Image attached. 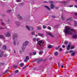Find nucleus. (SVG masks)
Here are the masks:
<instances>
[{
	"label": "nucleus",
	"instance_id": "f257e3e1",
	"mask_svg": "<svg viewBox=\"0 0 77 77\" xmlns=\"http://www.w3.org/2000/svg\"><path fill=\"white\" fill-rule=\"evenodd\" d=\"M63 32H65L66 34H69V35H73L72 33H74V35L72 37V38L74 39H77V35L75 34L76 32L73 29H70L69 26H66L65 29H64Z\"/></svg>",
	"mask_w": 77,
	"mask_h": 77
},
{
	"label": "nucleus",
	"instance_id": "f03ea898",
	"mask_svg": "<svg viewBox=\"0 0 77 77\" xmlns=\"http://www.w3.org/2000/svg\"><path fill=\"white\" fill-rule=\"evenodd\" d=\"M39 42H38V44H39V47L41 48L44 46L43 44H44V42H42L41 40L39 41Z\"/></svg>",
	"mask_w": 77,
	"mask_h": 77
},
{
	"label": "nucleus",
	"instance_id": "7ed1b4c3",
	"mask_svg": "<svg viewBox=\"0 0 77 77\" xmlns=\"http://www.w3.org/2000/svg\"><path fill=\"white\" fill-rule=\"evenodd\" d=\"M43 60V59H35L34 60L35 62V61H36V60H38V62H41V61H45V60Z\"/></svg>",
	"mask_w": 77,
	"mask_h": 77
},
{
	"label": "nucleus",
	"instance_id": "20e7f679",
	"mask_svg": "<svg viewBox=\"0 0 77 77\" xmlns=\"http://www.w3.org/2000/svg\"><path fill=\"white\" fill-rule=\"evenodd\" d=\"M29 44V42L28 41H26L25 42L23 43V45L24 46H26L28 44Z\"/></svg>",
	"mask_w": 77,
	"mask_h": 77
},
{
	"label": "nucleus",
	"instance_id": "39448f33",
	"mask_svg": "<svg viewBox=\"0 0 77 77\" xmlns=\"http://www.w3.org/2000/svg\"><path fill=\"white\" fill-rule=\"evenodd\" d=\"M5 36L6 37H9L11 36V33L9 32H7L6 34H5Z\"/></svg>",
	"mask_w": 77,
	"mask_h": 77
},
{
	"label": "nucleus",
	"instance_id": "423d86ee",
	"mask_svg": "<svg viewBox=\"0 0 77 77\" xmlns=\"http://www.w3.org/2000/svg\"><path fill=\"white\" fill-rule=\"evenodd\" d=\"M71 47V42H69V44H68V46L67 47V50H69V48Z\"/></svg>",
	"mask_w": 77,
	"mask_h": 77
},
{
	"label": "nucleus",
	"instance_id": "0eeeda50",
	"mask_svg": "<svg viewBox=\"0 0 77 77\" xmlns=\"http://www.w3.org/2000/svg\"><path fill=\"white\" fill-rule=\"evenodd\" d=\"M17 34H14L13 35V36L12 37L13 39H15V38H17Z\"/></svg>",
	"mask_w": 77,
	"mask_h": 77
},
{
	"label": "nucleus",
	"instance_id": "6e6552de",
	"mask_svg": "<svg viewBox=\"0 0 77 77\" xmlns=\"http://www.w3.org/2000/svg\"><path fill=\"white\" fill-rule=\"evenodd\" d=\"M33 41L34 42H35L36 41H39V38H33Z\"/></svg>",
	"mask_w": 77,
	"mask_h": 77
},
{
	"label": "nucleus",
	"instance_id": "1a4fd4ad",
	"mask_svg": "<svg viewBox=\"0 0 77 77\" xmlns=\"http://www.w3.org/2000/svg\"><path fill=\"white\" fill-rule=\"evenodd\" d=\"M26 46H24L23 44V46L21 47V48L22 50H25L26 49Z\"/></svg>",
	"mask_w": 77,
	"mask_h": 77
},
{
	"label": "nucleus",
	"instance_id": "9d476101",
	"mask_svg": "<svg viewBox=\"0 0 77 77\" xmlns=\"http://www.w3.org/2000/svg\"><path fill=\"white\" fill-rule=\"evenodd\" d=\"M17 17L18 19L20 20H23V18L22 17L20 16V15H18Z\"/></svg>",
	"mask_w": 77,
	"mask_h": 77
},
{
	"label": "nucleus",
	"instance_id": "9b49d317",
	"mask_svg": "<svg viewBox=\"0 0 77 77\" xmlns=\"http://www.w3.org/2000/svg\"><path fill=\"white\" fill-rule=\"evenodd\" d=\"M4 53L2 51L1 53H0V57H2L3 56V54Z\"/></svg>",
	"mask_w": 77,
	"mask_h": 77
},
{
	"label": "nucleus",
	"instance_id": "f8f14e48",
	"mask_svg": "<svg viewBox=\"0 0 77 77\" xmlns=\"http://www.w3.org/2000/svg\"><path fill=\"white\" fill-rule=\"evenodd\" d=\"M38 36H41V37H42L44 36V34H42L40 33H38Z\"/></svg>",
	"mask_w": 77,
	"mask_h": 77
},
{
	"label": "nucleus",
	"instance_id": "ddd939ff",
	"mask_svg": "<svg viewBox=\"0 0 77 77\" xmlns=\"http://www.w3.org/2000/svg\"><path fill=\"white\" fill-rule=\"evenodd\" d=\"M54 5L53 4H52L51 5V9H53V8H54Z\"/></svg>",
	"mask_w": 77,
	"mask_h": 77
},
{
	"label": "nucleus",
	"instance_id": "4468645a",
	"mask_svg": "<svg viewBox=\"0 0 77 77\" xmlns=\"http://www.w3.org/2000/svg\"><path fill=\"white\" fill-rule=\"evenodd\" d=\"M26 28L28 30H30V26H26Z\"/></svg>",
	"mask_w": 77,
	"mask_h": 77
},
{
	"label": "nucleus",
	"instance_id": "2eb2a0df",
	"mask_svg": "<svg viewBox=\"0 0 77 77\" xmlns=\"http://www.w3.org/2000/svg\"><path fill=\"white\" fill-rule=\"evenodd\" d=\"M44 7L46 8H47V9H48V10H50V8H49L48 6H47L46 5H45Z\"/></svg>",
	"mask_w": 77,
	"mask_h": 77
},
{
	"label": "nucleus",
	"instance_id": "dca6fc26",
	"mask_svg": "<svg viewBox=\"0 0 77 77\" xmlns=\"http://www.w3.org/2000/svg\"><path fill=\"white\" fill-rule=\"evenodd\" d=\"M3 49L5 50H6L7 47H6V46H5V45H4L3 46Z\"/></svg>",
	"mask_w": 77,
	"mask_h": 77
},
{
	"label": "nucleus",
	"instance_id": "f3484780",
	"mask_svg": "<svg viewBox=\"0 0 77 77\" xmlns=\"http://www.w3.org/2000/svg\"><path fill=\"white\" fill-rule=\"evenodd\" d=\"M71 20H72V18L71 17H70L66 20L67 21H70Z\"/></svg>",
	"mask_w": 77,
	"mask_h": 77
},
{
	"label": "nucleus",
	"instance_id": "a211bd4d",
	"mask_svg": "<svg viewBox=\"0 0 77 77\" xmlns=\"http://www.w3.org/2000/svg\"><path fill=\"white\" fill-rule=\"evenodd\" d=\"M0 38L3 39H5V37H4V36H3V35H0Z\"/></svg>",
	"mask_w": 77,
	"mask_h": 77
},
{
	"label": "nucleus",
	"instance_id": "6ab92c4d",
	"mask_svg": "<svg viewBox=\"0 0 77 77\" xmlns=\"http://www.w3.org/2000/svg\"><path fill=\"white\" fill-rule=\"evenodd\" d=\"M48 47L49 48H53V46L51 45H49L48 46Z\"/></svg>",
	"mask_w": 77,
	"mask_h": 77
},
{
	"label": "nucleus",
	"instance_id": "aec40b11",
	"mask_svg": "<svg viewBox=\"0 0 77 77\" xmlns=\"http://www.w3.org/2000/svg\"><path fill=\"white\" fill-rule=\"evenodd\" d=\"M48 35H50V36H51L53 38H54V35H53L51 33H48Z\"/></svg>",
	"mask_w": 77,
	"mask_h": 77
},
{
	"label": "nucleus",
	"instance_id": "412c9836",
	"mask_svg": "<svg viewBox=\"0 0 77 77\" xmlns=\"http://www.w3.org/2000/svg\"><path fill=\"white\" fill-rule=\"evenodd\" d=\"M63 65V64H62V63L60 64L59 63H58V68H60V67L61 65Z\"/></svg>",
	"mask_w": 77,
	"mask_h": 77
},
{
	"label": "nucleus",
	"instance_id": "4be33fe9",
	"mask_svg": "<svg viewBox=\"0 0 77 77\" xmlns=\"http://www.w3.org/2000/svg\"><path fill=\"white\" fill-rule=\"evenodd\" d=\"M33 27H30L29 28V30H33Z\"/></svg>",
	"mask_w": 77,
	"mask_h": 77
},
{
	"label": "nucleus",
	"instance_id": "5701e85b",
	"mask_svg": "<svg viewBox=\"0 0 77 77\" xmlns=\"http://www.w3.org/2000/svg\"><path fill=\"white\" fill-rule=\"evenodd\" d=\"M31 34L32 35H34L35 33V32L33 31L31 32Z\"/></svg>",
	"mask_w": 77,
	"mask_h": 77
},
{
	"label": "nucleus",
	"instance_id": "b1692460",
	"mask_svg": "<svg viewBox=\"0 0 77 77\" xmlns=\"http://www.w3.org/2000/svg\"><path fill=\"white\" fill-rule=\"evenodd\" d=\"M54 55L55 56H57L58 54V52H56L54 53Z\"/></svg>",
	"mask_w": 77,
	"mask_h": 77
},
{
	"label": "nucleus",
	"instance_id": "393cba45",
	"mask_svg": "<svg viewBox=\"0 0 77 77\" xmlns=\"http://www.w3.org/2000/svg\"><path fill=\"white\" fill-rule=\"evenodd\" d=\"M75 53L74 52L72 53V54H71V55L72 56H74V55L75 54Z\"/></svg>",
	"mask_w": 77,
	"mask_h": 77
},
{
	"label": "nucleus",
	"instance_id": "a878e982",
	"mask_svg": "<svg viewBox=\"0 0 77 77\" xmlns=\"http://www.w3.org/2000/svg\"><path fill=\"white\" fill-rule=\"evenodd\" d=\"M43 53V51H39V54L40 55L41 54H42Z\"/></svg>",
	"mask_w": 77,
	"mask_h": 77
},
{
	"label": "nucleus",
	"instance_id": "bb28decb",
	"mask_svg": "<svg viewBox=\"0 0 77 77\" xmlns=\"http://www.w3.org/2000/svg\"><path fill=\"white\" fill-rule=\"evenodd\" d=\"M26 60H29V56L26 57Z\"/></svg>",
	"mask_w": 77,
	"mask_h": 77
},
{
	"label": "nucleus",
	"instance_id": "cd10ccee",
	"mask_svg": "<svg viewBox=\"0 0 77 77\" xmlns=\"http://www.w3.org/2000/svg\"><path fill=\"white\" fill-rule=\"evenodd\" d=\"M20 67H22V66H23L24 65L23 63H21L20 64Z\"/></svg>",
	"mask_w": 77,
	"mask_h": 77
},
{
	"label": "nucleus",
	"instance_id": "c85d7f7f",
	"mask_svg": "<svg viewBox=\"0 0 77 77\" xmlns=\"http://www.w3.org/2000/svg\"><path fill=\"white\" fill-rule=\"evenodd\" d=\"M42 29V28L39 27V26H37V29L38 30H41Z\"/></svg>",
	"mask_w": 77,
	"mask_h": 77
},
{
	"label": "nucleus",
	"instance_id": "c756f323",
	"mask_svg": "<svg viewBox=\"0 0 77 77\" xmlns=\"http://www.w3.org/2000/svg\"><path fill=\"white\" fill-rule=\"evenodd\" d=\"M15 73V74H17V73H18V70H16L15 72H14Z\"/></svg>",
	"mask_w": 77,
	"mask_h": 77
},
{
	"label": "nucleus",
	"instance_id": "7c9ffc66",
	"mask_svg": "<svg viewBox=\"0 0 77 77\" xmlns=\"http://www.w3.org/2000/svg\"><path fill=\"white\" fill-rule=\"evenodd\" d=\"M16 24L17 26H20V25L21 24V23H20L19 22H18V23H16Z\"/></svg>",
	"mask_w": 77,
	"mask_h": 77
},
{
	"label": "nucleus",
	"instance_id": "2f4dec72",
	"mask_svg": "<svg viewBox=\"0 0 77 77\" xmlns=\"http://www.w3.org/2000/svg\"><path fill=\"white\" fill-rule=\"evenodd\" d=\"M16 2H17V3L18 2H21V0H16Z\"/></svg>",
	"mask_w": 77,
	"mask_h": 77
},
{
	"label": "nucleus",
	"instance_id": "473e14b6",
	"mask_svg": "<svg viewBox=\"0 0 77 77\" xmlns=\"http://www.w3.org/2000/svg\"><path fill=\"white\" fill-rule=\"evenodd\" d=\"M68 42H66V41H65L64 42V44H66V45L68 44Z\"/></svg>",
	"mask_w": 77,
	"mask_h": 77
},
{
	"label": "nucleus",
	"instance_id": "72a5a7b5",
	"mask_svg": "<svg viewBox=\"0 0 77 77\" xmlns=\"http://www.w3.org/2000/svg\"><path fill=\"white\" fill-rule=\"evenodd\" d=\"M28 61V60L26 59H25L24 60V62H27Z\"/></svg>",
	"mask_w": 77,
	"mask_h": 77
},
{
	"label": "nucleus",
	"instance_id": "f704fd0d",
	"mask_svg": "<svg viewBox=\"0 0 77 77\" xmlns=\"http://www.w3.org/2000/svg\"><path fill=\"white\" fill-rule=\"evenodd\" d=\"M74 46H71V48L70 49L71 50H72V49H74Z\"/></svg>",
	"mask_w": 77,
	"mask_h": 77
},
{
	"label": "nucleus",
	"instance_id": "c9c22d12",
	"mask_svg": "<svg viewBox=\"0 0 77 77\" xmlns=\"http://www.w3.org/2000/svg\"><path fill=\"white\" fill-rule=\"evenodd\" d=\"M12 12V10H9L7 11V12Z\"/></svg>",
	"mask_w": 77,
	"mask_h": 77
},
{
	"label": "nucleus",
	"instance_id": "e433bc0d",
	"mask_svg": "<svg viewBox=\"0 0 77 77\" xmlns=\"http://www.w3.org/2000/svg\"><path fill=\"white\" fill-rule=\"evenodd\" d=\"M17 66H14V68H15V69H16V68H17Z\"/></svg>",
	"mask_w": 77,
	"mask_h": 77
},
{
	"label": "nucleus",
	"instance_id": "4c0bfd02",
	"mask_svg": "<svg viewBox=\"0 0 77 77\" xmlns=\"http://www.w3.org/2000/svg\"><path fill=\"white\" fill-rule=\"evenodd\" d=\"M13 43L14 44V45L15 46V45L16 44V42H15V41H14L13 42Z\"/></svg>",
	"mask_w": 77,
	"mask_h": 77
},
{
	"label": "nucleus",
	"instance_id": "58836bf2",
	"mask_svg": "<svg viewBox=\"0 0 77 77\" xmlns=\"http://www.w3.org/2000/svg\"><path fill=\"white\" fill-rule=\"evenodd\" d=\"M36 52H34L33 54V56L34 55H36Z\"/></svg>",
	"mask_w": 77,
	"mask_h": 77
},
{
	"label": "nucleus",
	"instance_id": "ea45409f",
	"mask_svg": "<svg viewBox=\"0 0 77 77\" xmlns=\"http://www.w3.org/2000/svg\"><path fill=\"white\" fill-rule=\"evenodd\" d=\"M60 47V46H58V47L56 48L57 49V50H59V48Z\"/></svg>",
	"mask_w": 77,
	"mask_h": 77
},
{
	"label": "nucleus",
	"instance_id": "a19ab883",
	"mask_svg": "<svg viewBox=\"0 0 77 77\" xmlns=\"http://www.w3.org/2000/svg\"><path fill=\"white\" fill-rule=\"evenodd\" d=\"M43 29H45L46 28V26H45L43 25Z\"/></svg>",
	"mask_w": 77,
	"mask_h": 77
},
{
	"label": "nucleus",
	"instance_id": "79ce46f5",
	"mask_svg": "<svg viewBox=\"0 0 77 77\" xmlns=\"http://www.w3.org/2000/svg\"><path fill=\"white\" fill-rule=\"evenodd\" d=\"M49 3H53V2L51 1H49Z\"/></svg>",
	"mask_w": 77,
	"mask_h": 77
},
{
	"label": "nucleus",
	"instance_id": "37998d69",
	"mask_svg": "<svg viewBox=\"0 0 77 77\" xmlns=\"http://www.w3.org/2000/svg\"><path fill=\"white\" fill-rule=\"evenodd\" d=\"M48 29L49 30H51V28L50 27L48 26Z\"/></svg>",
	"mask_w": 77,
	"mask_h": 77
},
{
	"label": "nucleus",
	"instance_id": "c03bdc74",
	"mask_svg": "<svg viewBox=\"0 0 77 77\" xmlns=\"http://www.w3.org/2000/svg\"><path fill=\"white\" fill-rule=\"evenodd\" d=\"M52 18H55V17L54 16H51Z\"/></svg>",
	"mask_w": 77,
	"mask_h": 77
},
{
	"label": "nucleus",
	"instance_id": "a18cd8bd",
	"mask_svg": "<svg viewBox=\"0 0 77 77\" xmlns=\"http://www.w3.org/2000/svg\"><path fill=\"white\" fill-rule=\"evenodd\" d=\"M62 51V48H60L59 50V51Z\"/></svg>",
	"mask_w": 77,
	"mask_h": 77
},
{
	"label": "nucleus",
	"instance_id": "49530a36",
	"mask_svg": "<svg viewBox=\"0 0 77 77\" xmlns=\"http://www.w3.org/2000/svg\"><path fill=\"white\" fill-rule=\"evenodd\" d=\"M1 24L3 26H5V23H1Z\"/></svg>",
	"mask_w": 77,
	"mask_h": 77
},
{
	"label": "nucleus",
	"instance_id": "de8ad7c7",
	"mask_svg": "<svg viewBox=\"0 0 77 77\" xmlns=\"http://www.w3.org/2000/svg\"><path fill=\"white\" fill-rule=\"evenodd\" d=\"M30 55L31 56L32 55H33V54L32 53H30Z\"/></svg>",
	"mask_w": 77,
	"mask_h": 77
},
{
	"label": "nucleus",
	"instance_id": "09e8293b",
	"mask_svg": "<svg viewBox=\"0 0 77 77\" xmlns=\"http://www.w3.org/2000/svg\"><path fill=\"white\" fill-rule=\"evenodd\" d=\"M52 59H53V57H50V58H49V60H51Z\"/></svg>",
	"mask_w": 77,
	"mask_h": 77
},
{
	"label": "nucleus",
	"instance_id": "8fccbe9b",
	"mask_svg": "<svg viewBox=\"0 0 77 77\" xmlns=\"http://www.w3.org/2000/svg\"><path fill=\"white\" fill-rule=\"evenodd\" d=\"M8 72V70H7L5 72V73L6 74V72Z\"/></svg>",
	"mask_w": 77,
	"mask_h": 77
},
{
	"label": "nucleus",
	"instance_id": "3c124183",
	"mask_svg": "<svg viewBox=\"0 0 77 77\" xmlns=\"http://www.w3.org/2000/svg\"><path fill=\"white\" fill-rule=\"evenodd\" d=\"M73 51H73V50H71L70 51V53H72Z\"/></svg>",
	"mask_w": 77,
	"mask_h": 77
},
{
	"label": "nucleus",
	"instance_id": "603ef678",
	"mask_svg": "<svg viewBox=\"0 0 77 77\" xmlns=\"http://www.w3.org/2000/svg\"><path fill=\"white\" fill-rule=\"evenodd\" d=\"M62 47L63 48H65V45H63Z\"/></svg>",
	"mask_w": 77,
	"mask_h": 77
},
{
	"label": "nucleus",
	"instance_id": "864d4df0",
	"mask_svg": "<svg viewBox=\"0 0 77 77\" xmlns=\"http://www.w3.org/2000/svg\"><path fill=\"white\" fill-rule=\"evenodd\" d=\"M19 52H20V53L21 54V53L22 52V51H21V50H20Z\"/></svg>",
	"mask_w": 77,
	"mask_h": 77
},
{
	"label": "nucleus",
	"instance_id": "5fc2aeb1",
	"mask_svg": "<svg viewBox=\"0 0 77 77\" xmlns=\"http://www.w3.org/2000/svg\"><path fill=\"white\" fill-rule=\"evenodd\" d=\"M33 69L34 70H36L37 69L36 68H34Z\"/></svg>",
	"mask_w": 77,
	"mask_h": 77
},
{
	"label": "nucleus",
	"instance_id": "6e6d98bb",
	"mask_svg": "<svg viewBox=\"0 0 77 77\" xmlns=\"http://www.w3.org/2000/svg\"><path fill=\"white\" fill-rule=\"evenodd\" d=\"M26 66H24L23 68V69H26Z\"/></svg>",
	"mask_w": 77,
	"mask_h": 77
},
{
	"label": "nucleus",
	"instance_id": "4d7b16f0",
	"mask_svg": "<svg viewBox=\"0 0 77 77\" xmlns=\"http://www.w3.org/2000/svg\"><path fill=\"white\" fill-rule=\"evenodd\" d=\"M1 65H5V63H1Z\"/></svg>",
	"mask_w": 77,
	"mask_h": 77
},
{
	"label": "nucleus",
	"instance_id": "13d9d810",
	"mask_svg": "<svg viewBox=\"0 0 77 77\" xmlns=\"http://www.w3.org/2000/svg\"><path fill=\"white\" fill-rule=\"evenodd\" d=\"M4 28H2V27H0V29H4Z\"/></svg>",
	"mask_w": 77,
	"mask_h": 77
},
{
	"label": "nucleus",
	"instance_id": "bf43d9fd",
	"mask_svg": "<svg viewBox=\"0 0 77 77\" xmlns=\"http://www.w3.org/2000/svg\"><path fill=\"white\" fill-rule=\"evenodd\" d=\"M74 7H75V8H77V5H74Z\"/></svg>",
	"mask_w": 77,
	"mask_h": 77
},
{
	"label": "nucleus",
	"instance_id": "052dcab7",
	"mask_svg": "<svg viewBox=\"0 0 77 77\" xmlns=\"http://www.w3.org/2000/svg\"><path fill=\"white\" fill-rule=\"evenodd\" d=\"M75 26H77V24L75 23Z\"/></svg>",
	"mask_w": 77,
	"mask_h": 77
},
{
	"label": "nucleus",
	"instance_id": "680f3d73",
	"mask_svg": "<svg viewBox=\"0 0 77 77\" xmlns=\"http://www.w3.org/2000/svg\"><path fill=\"white\" fill-rule=\"evenodd\" d=\"M35 37H38V35L37 34H36L35 35Z\"/></svg>",
	"mask_w": 77,
	"mask_h": 77
},
{
	"label": "nucleus",
	"instance_id": "e2e57ef3",
	"mask_svg": "<svg viewBox=\"0 0 77 77\" xmlns=\"http://www.w3.org/2000/svg\"><path fill=\"white\" fill-rule=\"evenodd\" d=\"M69 7H70V8H71V7H73V6L72 5H71L69 6Z\"/></svg>",
	"mask_w": 77,
	"mask_h": 77
},
{
	"label": "nucleus",
	"instance_id": "0e129e2a",
	"mask_svg": "<svg viewBox=\"0 0 77 77\" xmlns=\"http://www.w3.org/2000/svg\"><path fill=\"white\" fill-rule=\"evenodd\" d=\"M75 15H77V13H75Z\"/></svg>",
	"mask_w": 77,
	"mask_h": 77
},
{
	"label": "nucleus",
	"instance_id": "69168bd1",
	"mask_svg": "<svg viewBox=\"0 0 77 77\" xmlns=\"http://www.w3.org/2000/svg\"><path fill=\"white\" fill-rule=\"evenodd\" d=\"M61 67L63 68V66L62 65H61Z\"/></svg>",
	"mask_w": 77,
	"mask_h": 77
},
{
	"label": "nucleus",
	"instance_id": "338daca9",
	"mask_svg": "<svg viewBox=\"0 0 77 77\" xmlns=\"http://www.w3.org/2000/svg\"><path fill=\"white\" fill-rule=\"evenodd\" d=\"M4 56L5 57H6V56H7V55H6V54H5L4 55Z\"/></svg>",
	"mask_w": 77,
	"mask_h": 77
},
{
	"label": "nucleus",
	"instance_id": "774afa93",
	"mask_svg": "<svg viewBox=\"0 0 77 77\" xmlns=\"http://www.w3.org/2000/svg\"><path fill=\"white\" fill-rule=\"evenodd\" d=\"M21 5H23V3L21 4H20V6H21Z\"/></svg>",
	"mask_w": 77,
	"mask_h": 77
}]
</instances>
